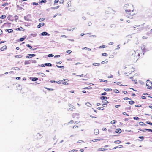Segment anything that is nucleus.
Wrapping results in <instances>:
<instances>
[{"mask_svg":"<svg viewBox=\"0 0 152 152\" xmlns=\"http://www.w3.org/2000/svg\"><path fill=\"white\" fill-rule=\"evenodd\" d=\"M124 9L125 10L126 13L127 12H132L134 10L133 6L131 4H126L124 6Z\"/></svg>","mask_w":152,"mask_h":152,"instance_id":"f257e3e1","label":"nucleus"},{"mask_svg":"<svg viewBox=\"0 0 152 152\" xmlns=\"http://www.w3.org/2000/svg\"><path fill=\"white\" fill-rule=\"evenodd\" d=\"M132 52L133 53L132 54V55H134V62H135L137 61L138 59V57L139 56L140 54L139 53L137 52V51L136 52H135V51H133Z\"/></svg>","mask_w":152,"mask_h":152,"instance_id":"f03ea898","label":"nucleus"},{"mask_svg":"<svg viewBox=\"0 0 152 152\" xmlns=\"http://www.w3.org/2000/svg\"><path fill=\"white\" fill-rule=\"evenodd\" d=\"M146 85L148 87V89H151L152 88V82L148 80L147 81Z\"/></svg>","mask_w":152,"mask_h":152,"instance_id":"7ed1b4c3","label":"nucleus"},{"mask_svg":"<svg viewBox=\"0 0 152 152\" xmlns=\"http://www.w3.org/2000/svg\"><path fill=\"white\" fill-rule=\"evenodd\" d=\"M31 16L30 15H27L26 16H24L25 20L27 21H31Z\"/></svg>","mask_w":152,"mask_h":152,"instance_id":"20e7f679","label":"nucleus"},{"mask_svg":"<svg viewBox=\"0 0 152 152\" xmlns=\"http://www.w3.org/2000/svg\"><path fill=\"white\" fill-rule=\"evenodd\" d=\"M102 102L103 103L102 106L104 107H106L107 105V104L109 103V102L107 100H105L104 101H102Z\"/></svg>","mask_w":152,"mask_h":152,"instance_id":"39448f33","label":"nucleus"},{"mask_svg":"<svg viewBox=\"0 0 152 152\" xmlns=\"http://www.w3.org/2000/svg\"><path fill=\"white\" fill-rule=\"evenodd\" d=\"M44 23H39V25L37 26L38 28H40L41 26L44 25Z\"/></svg>","mask_w":152,"mask_h":152,"instance_id":"423d86ee","label":"nucleus"},{"mask_svg":"<svg viewBox=\"0 0 152 152\" xmlns=\"http://www.w3.org/2000/svg\"><path fill=\"white\" fill-rule=\"evenodd\" d=\"M41 35H42V36L48 35V36H49L50 35V34H49L48 33L46 32H42L41 33Z\"/></svg>","mask_w":152,"mask_h":152,"instance_id":"0eeeda50","label":"nucleus"},{"mask_svg":"<svg viewBox=\"0 0 152 152\" xmlns=\"http://www.w3.org/2000/svg\"><path fill=\"white\" fill-rule=\"evenodd\" d=\"M99 130L98 129H95L94 130V133L95 135H97L99 133Z\"/></svg>","mask_w":152,"mask_h":152,"instance_id":"6e6552de","label":"nucleus"},{"mask_svg":"<svg viewBox=\"0 0 152 152\" xmlns=\"http://www.w3.org/2000/svg\"><path fill=\"white\" fill-rule=\"evenodd\" d=\"M7 49V46L6 45L0 48L1 51H3Z\"/></svg>","mask_w":152,"mask_h":152,"instance_id":"1a4fd4ad","label":"nucleus"},{"mask_svg":"<svg viewBox=\"0 0 152 152\" xmlns=\"http://www.w3.org/2000/svg\"><path fill=\"white\" fill-rule=\"evenodd\" d=\"M37 74H38L39 76H41L42 77H45L46 76L43 73H37Z\"/></svg>","mask_w":152,"mask_h":152,"instance_id":"9d476101","label":"nucleus"},{"mask_svg":"<svg viewBox=\"0 0 152 152\" xmlns=\"http://www.w3.org/2000/svg\"><path fill=\"white\" fill-rule=\"evenodd\" d=\"M145 45H143L141 47V49L143 52L146 51V50L145 49Z\"/></svg>","mask_w":152,"mask_h":152,"instance_id":"9b49d317","label":"nucleus"},{"mask_svg":"<svg viewBox=\"0 0 152 152\" xmlns=\"http://www.w3.org/2000/svg\"><path fill=\"white\" fill-rule=\"evenodd\" d=\"M16 30L17 31L19 30L20 31H24V29L22 27H20V28H16Z\"/></svg>","mask_w":152,"mask_h":152,"instance_id":"f8f14e48","label":"nucleus"},{"mask_svg":"<svg viewBox=\"0 0 152 152\" xmlns=\"http://www.w3.org/2000/svg\"><path fill=\"white\" fill-rule=\"evenodd\" d=\"M36 136L37 139H39L42 137V135L39 133H38Z\"/></svg>","mask_w":152,"mask_h":152,"instance_id":"ddd939ff","label":"nucleus"},{"mask_svg":"<svg viewBox=\"0 0 152 152\" xmlns=\"http://www.w3.org/2000/svg\"><path fill=\"white\" fill-rule=\"evenodd\" d=\"M92 65L95 66H98L100 65V64L99 63H94L92 64Z\"/></svg>","mask_w":152,"mask_h":152,"instance_id":"4468645a","label":"nucleus"},{"mask_svg":"<svg viewBox=\"0 0 152 152\" xmlns=\"http://www.w3.org/2000/svg\"><path fill=\"white\" fill-rule=\"evenodd\" d=\"M5 31H8L9 33L12 32L13 31V30L12 29H6Z\"/></svg>","mask_w":152,"mask_h":152,"instance_id":"2eb2a0df","label":"nucleus"},{"mask_svg":"<svg viewBox=\"0 0 152 152\" xmlns=\"http://www.w3.org/2000/svg\"><path fill=\"white\" fill-rule=\"evenodd\" d=\"M115 132L117 133H120L121 132V130L120 129H117L115 131Z\"/></svg>","mask_w":152,"mask_h":152,"instance_id":"dca6fc26","label":"nucleus"},{"mask_svg":"<svg viewBox=\"0 0 152 152\" xmlns=\"http://www.w3.org/2000/svg\"><path fill=\"white\" fill-rule=\"evenodd\" d=\"M45 66H51L52 64L50 63H46L44 64Z\"/></svg>","mask_w":152,"mask_h":152,"instance_id":"f3484780","label":"nucleus"},{"mask_svg":"<svg viewBox=\"0 0 152 152\" xmlns=\"http://www.w3.org/2000/svg\"><path fill=\"white\" fill-rule=\"evenodd\" d=\"M86 105L88 107H91L92 106V104H91L89 102H87L86 103Z\"/></svg>","mask_w":152,"mask_h":152,"instance_id":"a211bd4d","label":"nucleus"},{"mask_svg":"<svg viewBox=\"0 0 152 152\" xmlns=\"http://www.w3.org/2000/svg\"><path fill=\"white\" fill-rule=\"evenodd\" d=\"M69 106L71 108L73 109H75V107L72 105L71 104H69Z\"/></svg>","mask_w":152,"mask_h":152,"instance_id":"6ab92c4d","label":"nucleus"},{"mask_svg":"<svg viewBox=\"0 0 152 152\" xmlns=\"http://www.w3.org/2000/svg\"><path fill=\"white\" fill-rule=\"evenodd\" d=\"M12 70H15L18 71L20 70V68L18 67H16V68H12L11 69Z\"/></svg>","mask_w":152,"mask_h":152,"instance_id":"aec40b11","label":"nucleus"},{"mask_svg":"<svg viewBox=\"0 0 152 152\" xmlns=\"http://www.w3.org/2000/svg\"><path fill=\"white\" fill-rule=\"evenodd\" d=\"M22 57V56L21 55H16L15 56V57L16 58H20Z\"/></svg>","mask_w":152,"mask_h":152,"instance_id":"412c9836","label":"nucleus"},{"mask_svg":"<svg viewBox=\"0 0 152 152\" xmlns=\"http://www.w3.org/2000/svg\"><path fill=\"white\" fill-rule=\"evenodd\" d=\"M100 140H102V139H95L94 140H92V141L94 142H97L98 141Z\"/></svg>","mask_w":152,"mask_h":152,"instance_id":"4be33fe9","label":"nucleus"},{"mask_svg":"<svg viewBox=\"0 0 152 152\" xmlns=\"http://www.w3.org/2000/svg\"><path fill=\"white\" fill-rule=\"evenodd\" d=\"M139 124L141 125V126H145V125H146L144 124L142 122H140L139 123Z\"/></svg>","mask_w":152,"mask_h":152,"instance_id":"5701e85b","label":"nucleus"},{"mask_svg":"<svg viewBox=\"0 0 152 152\" xmlns=\"http://www.w3.org/2000/svg\"><path fill=\"white\" fill-rule=\"evenodd\" d=\"M24 37H25V38H20V41H23L26 38V36H25Z\"/></svg>","mask_w":152,"mask_h":152,"instance_id":"b1692460","label":"nucleus"},{"mask_svg":"<svg viewBox=\"0 0 152 152\" xmlns=\"http://www.w3.org/2000/svg\"><path fill=\"white\" fill-rule=\"evenodd\" d=\"M105 98H106V99H107V97H106L102 96L100 97V99L102 100L104 99Z\"/></svg>","mask_w":152,"mask_h":152,"instance_id":"393cba45","label":"nucleus"},{"mask_svg":"<svg viewBox=\"0 0 152 152\" xmlns=\"http://www.w3.org/2000/svg\"><path fill=\"white\" fill-rule=\"evenodd\" d=\"M45 20V18H40L39 20V22H41V21H43L44 20Z\"/></svg>","mask_w":152,"mask_h":152,"instance_id":"a878e982","label":"nucleus"},{"mask_svg":"<svg viewBox=\"0 0 152 152\" xmlns=\"http://www.w3.org/2000/svg\"><path fill=\"white\" fill-rule=\"evenodd\" d=\"M30 64V63L28 61H25L24 64L25 65L28 64Z\"/></svg>","mask_w":152,"mask_h":152,"instance_id":"bb28decb","label":"nucleus"},{"mask_svg":"<svg viewBox=\"0 0 152 152\" xmlns=\"http://www.w3.org/2000/svg\"><path fill=\"white\" fill-rule=\"evenodd\" d=\"M77 151V150L76 149L72 150L69 151L68 152H76Z\"/></svg>","mask_w":152,"mask_h":152,"instance_id":"cd10ccee","label":"nucleus"},{"mask_svg":"<svg viewBox=\"0 0 152 152\" xmlns=\"http://www.w3.org/2000/svg\"><path fill=\"white\" fill-rule=\"evenodd\" d=\"M121 142L120 140H117L115 141L114 142L115 143L119 144L121 143Z\"/></svg>","mask_w":152,"mask_h":152,"instance_id":"c85d7f7f","label":"nucleus"},{"mask_svg":"<svg viewBox=\"0 0 152 152\" xmlns=\"http://www.w3.org/2000/svg\"><path fill=\"white\" fill-rule=\"evenodd\" d=\"M134 103V102L132 100H131L129 102V103L131 104H133Z\"/></svg>","mask_w":152,"mask_h":152,"instance_id":"c756f323","label":"nucleus"},{"mask_svg":"<svg viewBox=\"0 0 152 152\" xmlns=\"http://www.w3.org/2000/svg\"><path fill=\"white\" fill-rule=\"evenodd\" d=\"M56 66L58 67V68H64V67L63 66H58V65H56Z\"/></svg>","mask_w":152,"mask_h":152,"instance_id":"7c9ffc66","label":"nucleus"},{"mask_svg":"<svg viewBox=\"0 0 152 152\" xmlns=\"http://www.w3.org/2000/svg\"><path fill=\"white\" fill-rule=\"evenodd\" d=\"M116 122V121L115 120H113L111 121V123L112 124H115Z\"/></svg>","mask_w":152,"mask_h":152,"instance_id":"2f4dec72","label":"nucleus"},{"mask_svg":"<svg viewBox=\"0 0 152 152\" xmlns=\"http://www.w3.org/2000/svg\"><path fill=\"white\" fill-rule=\"evenodd\" d=\"M104 90L106 91H109L110 90L112 91V89H111L106 88V89H104Z\"/></svg>","mask_w":152,"mask_h":152,"instance_id":"473e14b6","label":"nucleus"},{"mask_svg":"<svg viewBox=\"0 0 152 152\" xmlns=\"http://www.w3.org/2000/svg\"><path fill=\"white\" fill-rule=\"evenodd\" d=\"M59 7V6H58L55 7H52L51 8L53 10H55L58 8Z\"/></svg>","mask_w":152,"mask_h":152,"instance_id":"72a5a7b5","label":"nucleus"},{"mask_svg":"<svg viewBox=\"0 0 152 152\" xmlns=\"http://www.w3.org/2000/svg\"><path fill=\"white\" fill-rule=\"evenodd\" d=\"M113 91L116 93H118L119 92V91L117 89H115L113 90Z\"/></svg>","mask_w":152,"mask_h":152,"instance_id":"f704fd0d","label":"nucleus"},{"mask_svg":"<svg viewBox=\"0 0 152 152\" xmlns=\"http://www.w3.org/2000/svg\"><path fill=\"white\" fill-rule=\"evenodd\" d=\"M38 80V78L34 77L32 79V80L33 81H37Z\"/></svg>","mask_w":152,"mask_h":152,"instance_id":"c9c22d12","label":"nucleus"},{"mask_svg":"<svg viewBox=\"0 0 152 152\" xmlns=\"http://www.w3.org/2000/svg\"><path fill=\"white\" fill-rule=\"evenodd\" d=\"M99 80L100 82H107V80H102V79H99Z\"/></svg>","mask_w":152,"mask_h":152,"instance_id":"e433bc0d","label":"nucleus"},{"mask_svg":"<svg viewBox=\"0 0 152 152\" xmlns=\"http://www.w3.org/2000/svg\"><path fill=\"white\" fill-rule=\"evenodd\" d=\"M107 150V149L104 148H101L99 149V150L104 151V150Z\"/></svg>","mask_w":152,"mask_h":152,"instance_id":"4c0bfd02","label":"nucleus"},{"mask_svg":"<svg viewBox=\"0 0 152 152\" xmlns=\"http://www.w3.org/2000/svg\"><path fill=\"white\" fill-rule=\"evenodd\" d=\"M31 36L33 37H36L37 35V34H31Z\"/></svg>","mask_w":152,"mask_h":152,"instance_id":"58836bf2","label":"nucleus"},{"mask_svg":"<svg viewBox=\"0 0 152 152\" xmlns=\"http://www.w3.org/2000/svg\"><path fill=\"white\" fill-rule=\"evenodd\" d=\"M111 28H115V24H111L110 26Z\"/></svg>","mask_w":152,"mask_h":152,"instance_id":"ea45409f","label":"nucleus"},{"mask_svg":"<svg viewBox=\"0 0 152 152\" xmlns=\"http://www.w3.org/2000/svg\"><path fill=\"white\" fill-rule=\"evenodd\" d=\"M26 46L29 48L30 49H31L32 48L31 46L29 44H27L26 45Z\"/></svg>","mask_w":152,"mask_h":152,"instance_id":"a19ab883","label":"nucleus"},{"mask_svg":"<svg viewBox=\"0 0 152 152\" xmlns=\"http://www.w3.org/2000/svg\"><path fill=\"white\" fill-rule=\"evenodd\" d=\"M6 17V16L5 15H2L0 17V18L1 19H4L5 17Z\"/></svg>","mask_w":152,"mask_h":152,"instance_id":"79ce46f5","label":"nucleus"},{"mask_svg":"<svg viewBox=\"0 0 152 152\" xmlns=\"http://www.w3.org/2000/svg\"><path fill=\"white\" fill-rule=\"evenodd\" d=\"M71 4L70 2H68L67 4V7H69L71 6Z\"/></svg>","mask_w":152,"mask_h":152,"instance_id":"37998d69","label":"nucleus"},{"mask_svg":"<svg viewBox=\"0 0 152 152\" xmlns=\"http://www.w3.org/2000/svg\"><path fill=\"white\" fill-rule=\"evenodd\" d=\"M102 55L103 56H107V55L106 53H104L102 54Z\"/></svg>","mask_w":152,"mask_h":152,"instance_id":"c03bdc74","label":"nucleus"},{"mask_svg":"<svg viewBox=\"0 0 152 152\" xmlns=\"http://www.w3.org/2000/svg\"><path fill=\"white\" fill-rule=\"evenodd\" d=\"M28 55L29 56H30L34 57V56H35V54H29Z\"/></svg>","mask_w":152,"mask_h":152,"instance_id":"a18cd8bd","label":"nucleus"},{"mask_svg":"<svg viewBox=\"0 0 152 152\" xmlns=\"http://www.w3.org/2000/svg\"><path fill=\"white\" fill-rule=\"evenodd\" d=\"M133 118L136 120H138L139 119V118L137 117H135Z\"/></svg>","mask_w":152,"mask_h":152,"instance_id":"49530a36","label":"nucleus"},{"mask_svg":"<svg viewBox=\"0 0 152 152\" xmlns=\"http://www.w3.org/2000/svg\"><path fill=\"white\" fill-rule=\"evenodd\" d=\"M53 55L52 54H49L48 56V57H51L53 56Z\"/></svg>","mask_w":152,"mask_h":152,"instance_id":"de8ad7c7","label":"nucleus"},{"mask_svg":"<svg viewBox=\"0 0 152 152\" xmlns=\"http://www.w3.org/2000/svg\"><path fill=\"white\" fill-rule=\"evenodd\" d=\"M32 4L33 5H37L38 4V3H36V2H33V3H32Z\"/></svg>","mask_w":152,"mask_h":152,"instance_id":"09e8293b","label":"nucleus"},{"mask_svg":"<svg viewBox=\"0 0 152 152\" xmlns=\"http://www.w3.org/2000/svg\"><path fill=\"white\" fill-rule=\"evenodd\" d=\"M122 113L124 115L129 116V115L128 114H127L125 112H123Z\"/></svg>","mask_w":152,"mask_h":152,"instance_id":"8fccbe9b","label":"nucleus"},{"mask_svg":"<svg viewBox=\"0 0 152 152\" xmlns=\"http://www.w3.org/2000/svg\"><path fill=\"white\" fill-rule=\"evenodd\" d=\"M8 5V3H6L3 4H2V6H5L6 5Z\"/></svg>","mask_w":152,"mask_h":152,"instance_id":"3c124183","label":"nucleus"},{"mask_svg":"<svg viewBox=\"0 0 152 152\" xmlns=\"http://www.w3.org/2000/svg\"><path fill=\"white\" fill-rule=\"evenodd\" d=\"M97 109L98 110H104V108L103 107L101 108V107H98L97 108Z\"/></svg>","mask_w":152,"mask_h":152,"instance_id":"603ef678","label":"nucleus"},{"mask_svg":"<svg viewBox=\"0 0 152 152\" xmlns=\"http://www.w3.org/2000/svg\"><path fill=\"white\" fill-rule=\"evenodd\" d=\"M124 100H127L130 99L128 97H125L124 98Z\"/></svg>","mask_w":152,"mask_h":152,"instance_id":"864d4df0","label":"nucleus"},{"mask_svg":"<svg viewBox=\"0 0 152 152\" xmlns=\"http://www.w3.org/2000/svg\"><path fill=\"white\" fill-rule=\"evenodd\" d=\"M66 52L69 54H70L72 52V51L70 50H67Z\"/></svg>","mask_w":152,"mask_h":152,"instance_id":"5fc2aeb1","label":"nucleus"},{"mask_svg":"<svg viewBox=\"0 0 152 152\" xmlns=\"http://www.w3.org/2000/svg\"><path fill=\"white\" fill-rule=\"evenodd\" d=\"M50 82L52 83H57V82L56 81H54V80H51L50 81Z\"/></svg>","mask_w":152,"mask_h":152,"instance_id":"6e6d98bb","label":"nucleus"},{"mask_svg":"<svg viewBox=\"0 0 152 152\" xmlns=\"http://www.w3.org/2000/svg\"><path fill=\"white\" fill-rule=\"evenodd\" d=\"M145 130H147V131H148L149 132H152V130H151V129H145Z\"/></svg>","mask_w":152,"mask_h":152,"instance_id":"4d7b16f0","label":"nucleus"},{"mask_svg":"<svg viewBox=\"0 0 152 152\" xmlns=\"http://www.w3.org/2000/svg\"><path fill=\"white\" fill-rule=\"evenodd\" d=\"M105 45H102L99 47V48H104L105 47Z\"/></svg>","mask_w":152,"mask_h":152,"instance_id":"13d9d810","label":"nucleus"},{"mask_svg":"<svg viewBox=\"0 0 152 152\" xmlns=\"http://www.w3.org/2000/svg\"><path fill=\"white\" fill-rule=\"evenodd\" d=\"M107 93L106 92H104L103 93H102L101 94L102 95H105Z\"/></svg>","mask_w":152,"mask_h":152,"instance_id":"bf43d9fd","label":"nucleus"},{"mask_svg":"<svg viewBox=\"0 0 152 152\" xmlns=\"http://www.w3.org/2000/svg\"><path fill=\"white\" fill-rule=\"evenodd\" d=\"M113 75H111L109 76L108 77V78H113Z\"/></svg>","mask_w":152,"mask_h":152,"instance_id":"052dcab7","label":"nucleus"},{"mask_svg":"<svg viewBox=\"0 0 152 152\" xmlns=\"http://www.w3.org/2000/svg\"><path fill=\"white\" fill-rule=\"evenodd\" d=\"M135 106L136 107H140L141 106V105L140 104H136L135 105Z\"/></svg>","mask_w":152,"mask_h":152,"instance_id":"680f3d73","label":"nucleus"},{"mask_svg":"<svg viewBox=\"0 0 152 152\" xmlns=\"http://www.w3.org/2000/svg\"><path fill=\"white\" fill-rule=\"evenodd\" d=\"M69 10L71 11H74V9H69Z\"/></svg>","mask_w":152,"mask_h":152,"instance_id":"e2e57ef3","label":"nucleus"},{"mask_svg":"<svg viewBox=\"0 0 152 152\" xmlns=\"http://www.w3.org/2000/svg\"><path fill=\"white\" fill-rule=\"evenodd\" d=\"M117 148H122L123 146L120 145H119L118 146H117Z\"/></svg>","mask_w":152,"mask_h":152,"instance_id":"0e129e2a","label":"nucleus"},{"mask_svg":"<svg viewBox=\"0 0 152 152\" xmlns=\"http://www.w3.org/2000/svg\"><path fill=\"white\" fill-rule=\"evenodd\" d=\"M60 56V55H56L54 57L55 58H56V57L58 58V57H59Z\"/></svg>","mask_w":152,"mask_h":152,"instance_id":"69168bd1","label":"nucleus"},{"mask_svg":"<svg viewBox=\"0 0 152 152\" xmlns=\"http://www.w3.org/2000/svg\"><path fill=\"white\" fill-rule=\"evenodd\" d=\"M123 93L125 94H127V92L126 91H123Z\"/></svg>","mask_w":152,"mask_h":152,"instance_id":"338daca9","label":"nucleus"},{"mask_svg":"<svg viewBox=\"0 0 152 152\" xmlns=\"http://www.w3.org/2000/svg\"><path fill=\"white\" fill-rule=\"evenodd\" d=\"M63 84L65 85H68V83L66 82H64L63 83Z\"/></svg>","mask_w":152,"mask_h":152,"instance_id":"774afa93","label":"nucleus"}]
</instances>
